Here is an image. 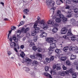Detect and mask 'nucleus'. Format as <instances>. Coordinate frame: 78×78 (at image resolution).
Returning a JSON list of instances; mask_svg holds the SVG:
<instances>
[{
  "instance_id": "obj_1",
  "label": "nucleus",
  "mask_w": 78,
  "mask_h": 78,
  "mask_svg": "<svg viewBox=\"0 0 78 78\" xmlns=\"http://www.w3.org/2000/svg\"><path fill=\"white\" fill-rule=\"evenodd\" d=\"M37 23H35L34 25V28L35 29V31L32 32L31 33L32 36H35L36 34V33L37 32H39V30L42 28L44 30H47L48 28V26L45 23V21L44 20H42L40 22L39 25H38V27H37Z\"/></svg>"
},
{
  "instance_id": "obj_2",
  "label": "nucleus",
  "mask_w": 78,
  "mask_h": 78,
  "mask_svg": "<svg viewBox=\"0 0 78 78\" xmlns=\"http://www.w3.org/2000/svg\"><path fill=\"white\" fill-rule=\"evenodd\" d=\"M75 72V69L73 68H71L69 70H67L66 71H63L62 72L60 73L61 76H65L66 75H68L69 74V73H72V77L73 78H76V73H74Z\"/></svg>"
},
{
  "instance_id": "obj_3",
  "label": "nucleus",
  "mask_w": 78,
  "mask_h": 78,
  "mask_svg": "<svg viewBox=\"0 0 78 78\" xmlns=\"http://www.w3.org/2000/svg\"><path fill=\"white\" fill-rule=\"evenodd\" d=\"M46 41H48L49 43H50V48L53 49L56 47V43L57 42V40H54L53 37H49L46 39Z\"/></svg>"
},
{
  "instance_id": "obj_4",
  "label": "nucleus",
  "mask_w": 78,
  "mask_h": 78,
  "mask_svg": "<svg viewBox=\"0 0 78 78\" xmlns=\"http://www.w3.org/2000/svg\"><path fill=\"white\" fill-rule=\"evenodd\" d=\"M46 3L48 5H50L52 7H53L55 6V2L52 0H46Z\"/></svg>"
},
{
  "instance_id": "obj_5",
  "label": "nucleus",
  "mask_w": 78,
  "mask_h": 78,
  "mask_svg": "<svg viewBox=\"0 0 78 78\" xmlns=\"http://www.w3.org/2000/svg\"><path fill=\"white\" fill-rule=\"evenodd\" d=\"M48 23L49 24H51V25H52V26H53V27H58L59 26L58 24L57 23H55V21H54V20H49V21H48Z\"/></svg>"
},
{
  "instance_id": "obj_6",
  "label": "nucleus",
  "mask_w": 78,
  "mask_h": 78,
  "mask_svg": "<svg viewBox=\"0 0 78 78\" xmlns=\"http://www.w3.org/2000/svg\"><path fill=\"white\" fill-rule=\"evenodd\" d=\"M20 36H18V37L16 38V36H13L12 39L15 42L17 43V42H18V41H20Z\"/></svg>"
},
{
  "instance_id": "obj_7",
  "label": "nucleus",
  "mask_w": 78,
  "mask_h": 78,
  "mask_svg": "<svg viewBox=\"0 0 78 78\" xmlns=\"http://www.w3.org/2000/svg\"><path fill=\"white\" fill-rule=\"evenodd\" d=\"M57 15L59 16V17H60L61 19H64V16L61 14V11L58 10L57 13Z\"/></svg>"
},
{
  "instance_id": "obj_8",
  "label": "nucleus",
  "mask_w": 78,
  "mask_h": 78,
  "mask_svg": "<svg viewBox=\"0 0 78 78\" xmlns=\"http://www.w3.org/2000/svg\"><path fill=\"white\" fill-rule=\"evenodd\" d=\"M30 28H27L25 29V28L23 27L21 29V32H23V33H27L28 31H29Z\"/></svg>"
},
{
  "instance_id": "obj_9",
  "label": "nucleus",
  "mask_w": 78,
  "mask_h": 78,
  "mask_svg": "<svg viewBox=\"0 0 78 78\" xmlns=\"http://www.w3.org/2000/svg\"><path fill=\"white\" fill-rule=\"evenodd\" d=\"M40 31L42 33L40 35L41 37H46L47 36V34L45 32H43L44 30H41Z\"/></svg>"
},
{
  "instance_id": "obj_10",
  "label": "nucleus",
  "mask_w": 78,
  "mask_h": 78,
  "mask_svg": "<svg viewBox=\"0 0 78 78\" xmlns=\"http://www.w3.org/2000/svg\"><path fill=\"white\" fill-rule=\"evenodd\" d=\"M67 29L66 28H62L61 31V34H65L67 33Z\"/></svg>"
},
{
  "instance_id": "obj_11",
  "label": "nucleus",
  "mask_w": 78,
  "mask_h": 78,
  "mask_svg": "<svg viewBox=\"0 0 78 78\" xmlns=\"http://www.w3.org/2000/svg\"><path fill=\"white\" fill-rule=\"evenodd\" d=\"M67 36H73V34L71 32V29H69L68 32V33L66 34Z\"/></svg>"
},
{
  "instance_id": "obj_12",
  "label": "nucleus",
  "mask_w": 78,
  "mask_h": 78,
  "mask_svg": "<svg viewBox=\"0 0 78 78\" xmlns=\"http://www.w3.org/2000/svg\"><path fill=\"white\" fill-rule=\"evenodd\" d=\"M68 15L67 16V17H68L69 18L70 17H71L72 16V13L71 12V10H70L69 9L68 11Z\"/></svg>"
},
{
  "instance_id": "obj_13",
  "label": "nucleus",
  "mask_w": 78,
  "mask_h": 78,
  "mask_svg": "<svg viewBox=\"0 0 78 78\" xmlns=\"http://www.w3.org/2000/svg\"><path fill=\"white\" fill-rule=\"evenodd\" d=\"M37 19V20H37L36 23H37V25H38V26H39V24H40V22H41V21L42 20H44L45 23L46 24V25H47V24L46 23H45V20H42L40 22H39V20H40V18L38 16V17Z\"/></svg>"
},
{
  "instance_id": "obj_14",
  "label": "nucleus",
  "mask_w": 78,
  "mask_h": 78,
  "mask_svg": "<svg viewBox=\"0 0 78 78\" xmlns=\"http://www.w3.org/2000/svg\"><path fill=\"white\" fill-rule=\"evenodd\" d=\"M10 47L11 48H14L16 46V44L14 42H11L10 44Z\"/></svg>"
},
{
  "instance_id": "obj_15",
  "label": "nucleus",
  "mask_w": 78,
  "mask_h": 78,
  "mask_svg": "<svg viewBox=\"0 0 78 78\" xmlns=\"http://www.w3.org/2000/svg\"><path fill=\"white\" fill-rule=\"evenodd\" d=\"M36 55L39 58V60H41L42 59V54L37 53L36 54Z\"/></svg>"
},
{
  "instance_id": "obj_16",
  "label": "nucleus",
  "mask_w": 78,
  "mask_h": 78,
  "mask_svg": "<svg viewBox=\"0 0 78 78\" xmlns=\"http://www.w3.org/2000/svg\"><path fill=\"white\" fill-rule=\"evenodd\" d=\"M44 74L45 76H49V78H52V77H51V76L47 72L44 73Z\"/></svg>"
},
{
  "instance_id": "obj_17",
  "label": "nucleus",
  "mask_w": 78,
  "mask_h": 78,
  "mask_svg": "<svg viewBox=\"0 0 78 78\" xmlns=\"http://www.w3.org/2000/svg\"><path fill=\"white\" fill-rule=\"evenodd\" d=\"M29 11H30V10L27 9H26L23 10V12L25 14H28V12H29Z\"/></svg>"
},
{
  "instance_id": "obj_18",
  "label": "nucleus",
  "mask_w": 78,
  "mask_h": 78,
  "mask_svg": "<svg viewBox=\"0 0 78 78\" xmlns=\"http://www.w3.org/2000/svg\"><path fill=\"white\" fill-rule=\"evenodd\" d=\"M51 74H53V75H56L57 73V71L56 70H53L52 71L50 72Z\"/></svg>"
},
{
  "instance_id": "obj_19",
  "label": "nucleus",
  "mask_w": 78,
  "mask_h": 78,
  "mask_svg": "<svg viewBox=\"0 0 78 78\" xmlns=\"http://www.w3.org/2000/svg\"><path fill=\"white\" fill-rule=\"evenodd\" d=\"M76 55H75L73 54H72L71 55V58L70 59L71 60H73L74 59L76 58Z\"/></svg>"
},
{
  "instance_id": "obj_20",
  "label": "nucleus",
  "mask_w": 78,
  "mask_h": 78,
  "mask_svg": "<svg viewBox=\"0 0 78 78\" xmlns=\"http://www.w3.org/2000/svg\"><path fill=\"white\" fill-rule=\"evenodd\" d=\"M20 55L23 58H24V56H25V54L24 53V52L21 51V53L20 54Z\"/></svg>"
},
{
  "instance_id": "obj_21",
  "label": "nucleus",
  "mask_w": 78,
  "mask_h": 78,
  "mask_svg": "<svg viewBox=\"0 0 78 78\" xmlns=\"http://www.w3.org/2000/svg\"><path fill=\"white\" fill-rule=\"evenodd\" d=\"M75 50V48L74 47L71 46L69 48V50L71 51H74Z\"/></svg>"
},
{
  "instance_id": "obj_22",
  "label": "nucleus",
  "mask_w": 78,
  "mask_h": 78,
  "mask_svg": "<svg viewBox=\"0 0 78 78\" xmlns=\"http://www.w3.org/2000/svg\"><path fill=\"white\" fill-rule=\"evenodd\" d=\"M55 21L58 23H60L61 22V19L59 18H57L55 20Z\"/></svg>"
},
{
  "instance_id": "obj_23",
  "label": "nucleus",
  "mask_w": 78,
  "mask_h": 78,
  "mask_svg": "<svg viewBox=\"0 0 78 78\" xmlns=\"http://www.w3.org/2000/svg\"><path fill=\"white\" fill-rule=\"evenodd\" d=\"M55 51L56 53H57V54H58L59 55L60 54V53H61V50L58 49H57L55 50Z\"/></svg>"
},
{
  "instance_id": "obj_24",
  "label": "nucleus",
  "mask_w": 78,
  "mask_h": 78,
  "mask_svg": "<svg viewBox=\"0 0 78 78\" xmlns=\"http://www.w3.org/2000/svg\"><path fill=\"white\" fill-rule=\"evenodd\" d=\"M66 56L62 57L61 58V60L62 61H65L66 60Z\"/></svg>"
},
{
  "instance_id": "obj_25",
  "label": "nucleus",
  "mask_w": 78,
  "mask_h": 78,
  "mask_svg": "<svg viewBox=\"0 0 78 78\" xmlns=\"http://www.w3.org/2000/svg\"><path fill=\"white\" fill-rule=\"evenodd\" d=\"M57 68L56 69L57 70H61V67H60V64H57L56 65Z\"/></svg>"
},
{
  "instance_id": "obj_26",
  "label": "nucleus",
  "mask_w": 78,
  "mask_h": 78,
  "mask_svg": "<svg viewBox=\"0 0 78 78\" xmlns=\"http://www.w3.org/2000/svg\"><path fill=\"white\" fill-rule=\"evenodd\" d=\"M23 69L24 70H25L27 72H28V71H30V69H29V68L26 67H24L23 68Z\"/></svg>"
},
{
  "instance_id": "obj_27",
  "label": "nucleus",
  "mask_w": 78,
  "mask_h": 78,
  "mask_svg": "<svg viewBox=\"0 0 78 78\" xmlns=\"http://www.w3.org/2000/svg\"><path fill=\"white\" fill-rule=\"evenodd\" d=\"M49 49V51H48V55H51L53 51H54L53 49L50 48Z\"/></svg>"
},
{
  "instance_id": "obj_28",
  "label": "nucleus",
  "mask_w": 78,
  "mask_h": 78,
  "mask_svg": "<svg viewBox=\"0 0 78 78\" xmlns=\"http://www.w3.org/2000/svg\"><path fill=\"white\" fill-rule=\"evenodd\" d=\"M69 49V47H64L63 49V50L64 51H65V52H67V50Z\"/></svg>"
},
{
  "instance_id": "obj_29",
  "label": "nucleus",
  "mask_w": 78,
  "mask_h": 78,
  "mask_svg": "<svg viewBox=\"0 0 78 78\" xmlns=\"http://www.w3.org/2000/svg\"><path fill=\"white\" fill-rule=\"evenodd\" d=\"M71 39L72 41H75L76 40V38L75 36H73L71 37Z\"/></svg>"
},
{
  "instance_id": "obj_30",
  "label": "nucleus",
  "mask_w": 78,
  "mask_h": 78,
  "mask_svg": "<svg viewBox=\"0 0 78 78\" xmlns=\"http://www.w3.org/2000/svg\"><path fill=\"white\" fill-rule=\"evenodd\" d=\"M58 31V28L57 27L54 28L52 30V31L54 33H56Z\"/></svg>"
},
{
  "instance_id": "obj_31",
  "label": "nucleus",
  "mask_w": 78,
  "mask_h": 78,
  "mask_svg": "<svg viewBox=\"0 0 78 78\" xmlns=\"http://www.w3.org/2000/svg\"><path fill=\"white\" fill-rule=\"evenodd\" d=\"M66 65H67V66H69L71 65V63H70V62L69 60L66 61Z\"/></svg>"
},
{
  "instance_id": "obj_32",
  "label": "nucleus",
  "mask_w": 78,
  "mask_h": 78,
  "mask_svg": "<svg viewBox=\"0 0 78 78\" xmlns=\"http://www.w3.org/2000/svg\"><path fill=\"white\" fill-rule=\"evenodd\" d=\"M38 48L36 47L35 46H34L32 47V49L33 50H34V51H36V50H37V48Z\"/></svg>"
},
{
  "instance_id": "obj_33",
  "label": "nucleus",
  "mask_w": 78,
  "mask_h": 78,
  "mask_svg": "<svg viewBox=\"0 0 78 78\" xmlns=\"http://www.w3.org/2000/svg\"><path fill=\"white\" fill-rule=\"evenodd\" d=\"M37 51L39 52H43V51H42V49L40 48H39L38 47L37 49Z\"/></svg>"
},
{
  "instance_id": "obj_34",
  "label": "nucleus",
  "mask_w": 78,
  "mask_h": 78,
  "mask_svg": "<svg viewBox=\"0 0 78 78\" xmlns=\"http://www.w3.org/2000/svg\"><path fill=\"white\" fill-rule=\"evenodd\" d=\"M46 60L47 62H50L51 61V59L50 58H46Z\"/></svg>"
},
{
  "instance_id": "obj_35",
  "label": "nucleus",
  "mask_w": 78,
  "mask_h": 78,
  "mask_svg": "<svg viewBox=\"0 0 78 78\" xmlns=\"http://www.w3.org/2000/svg\"><path fill=\"white\" fill-rule=\"evenodd\" d=\"M23 24H24V22L23 21H21L20 24L18 26V27H19L21 25H23Z\"/></svg>"
},
{
  "instance_id": "obj_36",
  "label": "nucleus",
  "mask_w": 78,
  "mask_h": 78,
  "mask_svg": "<svg viewBox=\"0 0 78 78\" xmlns=\"http://www.w3.org/2000/svg\"><path fill=\"white\" fill-rule=\"evenodd\" d=\"M49 69V67L48 66H46L45 67V70L46 72H48V71Z\"/></svg>"
},
{
  "instance_id": "obj_37",
  "label": "nucleus",
  "mask_w": 78,
  "mask_h": 78,
  "mask_svg": "<svg viewBox=\"0 0 78 78\" xmlns=\"http://www.w3.org/2000/svg\"><path fill=\"white\" fill-rule=\"evenodd\" d=\"M17 35L19 36V35H20V34L21 33V31L20 30H18L17 31Z\"/></svg>"
},
{
  "instance_id": "obj_38",
  "label": "nucleus",
  "mask_w": 78,
  "mask_h": 78,
  "mask_svg": "<svg viewBox=\"0 0 78 78\" xmlns=\"http://www.w3.org/2000/svg\"><path fill=\"white\" fill-rule=\"evenodd\" d=\"M74 22H75V20L74 19H72L71 20V23H74Z\"/></svg>"
},
{
  "instance_id": "obj_39",
  "label": "nucleus",
  "mask_w": 78,
  "mask_h": 78,
  "mask_svg": "<svg viewBox=\"0 0 78 78\" xmlns=\"http://www.w3.org/2000/svg\"><path fill=\"white\" fill-rule=\"evenodd\" d=\"M37 40V37H34V42H36Z\"/></svg>"
},
{
  "instance_id": "obj_40",
  "label": "nucleus",
  "mask_w": 78,
  "mask_h": 78,
  "mask_svg": "<svg viewBox=\"0 0 78 78\" xmlns=\"http://www.w3.org/2000/svg\"><path fill=\"white\" fill-rule=\"evenodd\" d=\"M7 54L8 55V56H10V55H11V54H12V53H11V51H7Z\"/></svg>"
},
{
  "instance_id": "obj_41",
  "label": "nucleus",
  "mask_w": 78,
  "mask_h": 78,
  "mask_svg": "<svg viewBox=\"0 0 78 78\" xmlns=\"http://www.w3.org/2000/svg\"><path fill=\"white\" fill-rule=\"evenodd\" d=\"M11 29L12 30H16V28L15 26H12L11 27Z\"/></svg>"
},
{
  "instance_id": "obj_42",
  "label": "nucleus",
  "mask_w": 78,
  "mask_h": 78,
  "mask_svg": "<svg viewBox=\"0 0 78 78\" xmlns=\"http://www.w3.org/2000/svg\"><path fill=\"white\" fill-rule=\"evenodd\" d=\"M51 60L52 61L54 60V56H51Z\"/></svg>"
},
{
  "instance_id": "obj_43",
  "label": "nucleus",
  "mask_w": 78,
  "mask_h": 78,
  "mask_svg": "<svg viewBox=\"0 0 78 78\" xmlns=\"http://www.w3.org/2000/svg\"><path fill=\"white\" fill-rule=\"evenodd\" d=\"M33 45H34V43H30L29 44V46L30 47H32Z\"/></svg>"
},
{
  "instance_id": "obj_44",
  "label": "nucleus",
  "mask_w": 78,
  "mask_h": 78,
  "mask_svg": "<svg viewBox=\"0 0 78 78\" xmlns=\"http://www.w3.org/2000/svg\"><path fill=\"white\" fill-rule=\"evenodd\" d=\"M74 11L76 13H77V14H78V9H74Z\"/></svg>"
},
{
  "instance_id": "obj_45",
  "label": "nucleus",
  "mask_w": 78,
  "mask_h": 78,
  "mask_svg": "<svg viewBox=\"0 0 78 78\" xmlns=\"http://www.w3.org/2000/svg\"><path fill=\"white\" fill-rule=\"evenodd\" d=\"M27 62L29 63V62H30L31 61V60L29 58H27Z\"/></svg>"
},
{
  "instance_id": "obj_46",
  "label": "nucleus",
  "mask_w": 78,
  "mask_h": 78,
  "mask_svg": "<svg viewBox=\"0 0 78 78\" xmlns=\"http://www.w3.org/2000/svg\"><path fill=\"white\" fill-rule=\"evenodd\" d=\"M63 19L62 20L63 22H66L67 20V18L64 17V18H63Z\"/></svg>"
},
{
  "instance_id": "obj_47",
  "label": "nucleus",
  "mask_w": 78,
  "mask_h": 78,
  "mask_svg": "<svg viewBox=\"0 0 78 78\" xmlns=\"http://www.w3.org/2000/svg\"><path fill=\"white\" fill-rule=\"evenodd\" d=\"M75 65H77V66H76V69L78 70V62H76V63L75 64Z\"/></svg>"
},
{
  "instance_id": "obj_48",
  "label": "nucleus",
  "mask_w": 78,
  "mask_h": 78,
  "mask_svg": "<svg viewBox=\"0 0 78 78\" xmlns=\"http://www.w3.org/2000/svg\"><path fill=\"white\" fill-rule=\"evenodd\" d=\"M25 47L24 46V45H22L20 46V48L21 49H23Z\"/></svg>"
},
{
  "instance_id": "obj_49",
  "label": "nucleus",
  "mask_w": 78,
  "mask_h": 78,
  "mask_svg": "<svg viewBox=\"0 0 78 78\" xmlns=\"http://www.w3.org/2000/svg\"><path fill=\"white\" fill-rule=\"evenodd\" d=\"M62 68L64 70H66L67 69V67H66L64 66H62Z\"/></svg>"
},
{
  "instance_id": "obj_50",
  "label": "nucleus",
  "mask_w": 78,
  "mask_h": 78,
  "mask_svg": "<svg viewBox=\"0 0 78 78\" xmlns=\"http://www.w3.org/2000/svg\"><path fill=\"white\" fill-rule=\"evenodd\" d=\"M11 31H12V30H11L10 31H9V33L8 35V39H9V34H11Z\"/></svg>"
},
{
  "instance_id": "obj_51",
  "label": "nucleus",
  "mask_w": 78,
  "mask_h": 78,
  "mask_svg": "<svg viewBox=\"0 0 78 78\" xmlns=\"http://www.w3.org/2000/svg\"><path fill=\"white\" fill-rule=\"evenodd\" d=\"M75 52L77 53H78V48H77L75 49Z\"/></svg>"
},
{
  "instance_id": "obj_52",
  "label": "nucleus",
  "mask_w": 78,
  "mask_h": 78,
  "mask_svg": "<svg viewBox=\"0 0 78 78\" xmlns=\"http://www.w3.org/2000/svg\"><path fill=\"white\" fill-rule=\"evenodd\" d=\"M73 1L76 3H78V0H73Z\"/></svg>"
},
{
  "instance_id": "obj_53",
  "label": "nucleus",
  "mask_w": 78,
  "mask_h": 78,
  "mask_svg": "<svg viewBox=\"0 0 78 78\" xmlns=\"http://www.w3.org/2000/svg\"><path fill=\"white\" fill-rule=\"evenodd\" d=\"M30 58L32 59H34V58H35V56H34V55H32L30 56Z\"/></svg>"
},
{
  "instance_id": "obj_54",
  "label": "nucleus",
  "mask_w": 78,
  "mask_h": 78,
  "mask_svg": "<svg viewBox=\"0 0 78 78\" xmlns=\"http://www.w3.org/2000/svg\"><path fill=\"white\" fill-rule=\"evenodd\" d=\"M54 10H55V9H54V8H52L50 9V11H52V12H54Z\"/></svg>"
},
{
  "instance_id": "obj_55",
  "label": "nucleus",
  "mask_w": 78,
  "mask_h": 78,
  "mask_svg": "<svg viewBox=\"0 0 78 78\" xmlns=\"http://www.w3.org/2000/svg\"><path fill=\"white\" fill-rule=\"evenodd\" d=\"M9 41L11 42H12V37H10Z\"/></svg>"
},
{
  "instance_id": "obj_56",
  "label": "nucleus",
  "mask_w": 78,
  "mask_h": 78,
  "mask_svg": "<svg viewBox=\"0 0 78 78\" xmlns=\"http://www.w3.org/2000/svg\"><path fill=\"white\" fill-rule=\"evenodd\" d=\"M56 3L58 5H60V2H59V1H57Z\"/></svg>"
},
{
  "instance_id": "obj_57",
  "label": "nucleus",
  "mask_w": 78,
  "mask_h": 78,
  "mask_svg": "<svg viewBox=\"0 0 78 78\" xmlns=\"http://www.w3.org/2000/svg\"><path fill=\"white\" fill-rule=\"evenodd\" d=\"M14 50L15 51H16V52L17 53V52H18V51H17V48H14Z\"/></svg>"
},
{
  "instance_id": "obj_58",
  "label": "nucleus",
  "mask_w": 78,
  "mask_h": 78,
  "mask_svg": "<svg viewBox=\"0 0 78 78\" xmlns=\"http://www.w3.org/2000/svg\"><path fill=\"white\" fill-rule=\"evenodd\" d=\"M57 68L56 65H54L53 66V69H55Z\"/></svg>"
},
{
  "instance_id": "obj_59",
  "label": "nucleus",
  "mask_w": 78,
  "mask_h": 78,
  "mask_svg": "<svg viewBox=\"0 0 78 78\" xmlns=\"http://www.w3.org/2000/svg\"><path fill=\"white\" fill-rule=\"evenodd\" d=\"M38 62L37 61H34V64H37Z\"/></svg>"
},
{
  "instance_id": "obj_60",
  "label": "nucleus",
  "mask_w": 78,
  "mask_h": 78,
  "mask_svg": "<svg viewBox=\"0 0 78 78\" xmlns=\"http://www.w3.org/2000/svg\"><path fill=\"white\" fill-rule=\"evenodd\" d=\"M16 47L17 48V49H19L20 48V47H19V45H17L16 46Z\"/></svg>"
},
{
  "instance_id": "obj_61",
  "label": "nucleus",
  "mask_w": 78,
  "mask_h": 78,
  "mask_svg": "<svg viewBox=\"0 0 78 78\" xmlns=\"http://www.w3.org/2000/svg\"><path fill=\"white\" fill-rule=\"evenodd\" d=\"M70 8V6H69L68 5L66 7V9H69Z\"/></svg>"
},
{
  "instance_id": "obj_62",
  "label": "nucleus",
  "mask_w": 78,
  "mask_h": 78,
  "mask_svg": "<svg viewBox=\"0 0 78 78\" xmlns=\"http://www.w3.org/2000/svg\"><path fill=\"white\" fill-rule=\"evenodd\" d=\"M66 3H69V4L70 3V2L69 0H67L66 2Z\"/></svg>"
},
{
  "instance_id": "obj_63",
  "label": "nucleus",
  "mask_w": 78,
  "mask_h": 78,
  "mask_svg": "<svg viewBox=\"0 0 78 78\" xmlns=\"http://www.w3.org/2000/svg\"><path fill=\"white\" fill-rule=\"evenodd\" d=\"M29 42V43H32V40H30L28 41Z\"/></svg>"
},
{
  "instance_id": "obj_64",
  "label": "nucleus",
  "mask_w": 78,
  "mask_h": 78,
  "mask_svg": "<svg viewBox=\"0 0 78 78\" xmlns=\"http://www.w3.org/2000/svg\"><path fill=\"white\" fill-rule=\"evenodd\" d=\"M0 4L1 5H2L3 6V5H4V3H3V2H1Z\"/></svg>"
}]
</instances>
